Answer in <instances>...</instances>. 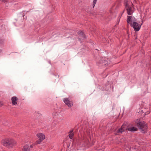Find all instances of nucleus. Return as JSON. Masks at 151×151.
Masks as SVG:
<instances>
[{"label": "nucleus", "mask_w": 151, "mask_h": 151, "mask_svg": "<svg viewBox=\"0 0 151 151\" xmlns=\"http://www.w3.org/2000/svg\"><path fill=\"white\" fill-rule=\"evenodd\" d=\"M1 143L4 146L12 147L16 145L17 142L13 139L9 138L3 139Z\"/></svg>", "instance_id": "obj_1"}, {"label": "nucleus", "mask_w": 151, "mask_h": 151, "mask_svg": "<svg viewBox=\"0 0 151 151\" xmlns=\"http://www.w3.org/2000/svg\"><path fill=\"white\" fill-rule=\"evenodd\" d=\"M137 126L142 133H144L147 132V127L146 124L144 121L138 122H137Z\"/></svg>", "instance_id": "obj_2"}, {"label": "nucleus", "mask_w": 151, "mask_h": 151, "mask_svg": "<svg viewBox=\"0 0 151 151\" xmlns=\"http://www.w3.org/2000/svg\"><path fill=\"white\" fill-rule=\"evenodd\" d=\"M124 3L127 14L129 15H131L133 13L132 6L130 5L129 2L127 1H125Z\"/></svg>", "instance_id": "obj_3"}, {"label": "nucleus", "mask_w": 151, "mask_h": 151, "mask_svg": "<svg viewBox=\"0 0 151 151\" xmlns=\"http://www.w3.org/2000/svg\"><path fill=\"white\" fill-rule=\"evenodd\" d=\"M142 24H141L137 22V21L134 22L132 23H131L130 24V26L131 27L133 28L135 31H138L140 29L142 25Z\"/></svg>", "instance_id": "obj_4"}, {"label": "nucleus", "mask_w": 151, "mask_h": 151, "mask_svg": "<svg viewBox=\"0 0 151 151\" xmlns=\"http://www.w3.org/2000/svg\"><path fill=\"white\" fill-rule=\"evenodd\" d=\"M121 128L123 130V131H125L126 130H128L129 131L131 132H133L137 130V129L134 127H132L127 128V126L125 124H123Z\"/></svg>", "instance_id": "obj_5"}, {"label": "nucleus", "mask_w": 151, "mask_h": 151, "mask_svg": "<svg viewBox=\"0 0 151 151\" xmlns=\"http://www.w3.org/2000/svg\"><path fill=\"white\" fill-rule=\"evenodd\" d=\"M63 101L65 104L69 107L71 108L73 105L72 101L70 100L68 98H66L63 99Z\"/></svg>", "instance_id": "obj_6"}, {"label": "nucleus", "mask_w": 151, "mask_h": 151, "mask_svg": "<svg viewBox=\"0 0 151 151\" xmlns=\"http://www.w3.org/2000/svg\"><path fill=\"white\" fill-rule=\"evenodd\" d=\"M137 21V20L135 19L134 17H132V16L127 17V23L128 24H129L130 25L131 23H132Z\"/></svg>", "instance_id": "obj_7"}, {"label": "nucleus", "mask_w": 151, "mask_h": 151, "mask_svg": "<svg viewBox=\"0 0 151 151\" xmlns=\"http://www.w3.org/2000/svg\"><path fill=\"white\" fill-rule=\"evenodd\" d=\"M11 100L12 105H15L17 103L18 98L16 96H14L12 98Z\"/></svg>", "instance_id": "obj_8"}, {"label": "nucleus", "mask_w": 151, "mask_h": 151, "mask_svg": "<svg viewBox=\"0 0 151 151\" xmlns=\"http://www.w3.org/2000/svg\"><path fill=\"white\" fill-rule=\"evenodd\" d=\"M78 34L79 35V39L81 40H84L85 38L84 34L82 31H79Z\"/></svg>", "instance_id": "obj_9"}, {"label": "nucleus", "mask_w": 151, "mask_h": 151, "mask_svg": "<svg viewBox=\"0 0 151 151\" xmlns=\"http://www.w3.org/2000/svg\"><path fill=\"white\" fill-rule=\"evenodd\" d=\"M37 136L39 138V139L42 141L45 138V135L42 133H38L37 134Z\"/></svg>", "instance_id": "obj_10"}, {"label": "nucleus", "mask_w": 151, "mask_h": 151, "mask_svg": "<svg viewBox=\"0 0 151 151\" xmlns=\"http://www.w3.org/2000/svg\"><path fill=\"white\" fill-rule=\"evenodd\" d=\"M22 151H30V149L29 148V146L27 145H25L23 147Z\"/></svg>", "instance_id": "obj_11"}, {"label": "nucleus", "mask_w": 151, "mask_h": 151, "mask_svg": "<svg viewBox=\"0 0 151 151\" xmlns=\"http://www.w3.org/2000/svg\"><path fill=\"white\" fill-rule=\"evenodd\" d=\"M73 132V130H72L70 131L69 132V138H70V139H72L73 136L74 135V134Z\"/></svg>", "instance_id": "obj_12"}, {"label": "nucleus", "mask_w": 151, "mask_h": 151, "mask_svg": "<svg viewBox=\"0 0 151 151\" xmlns=\"http://www.w3.org/2000/svg\"><path fill=\"white\" fill-rule=\"evenodd\" d=\"M123 130L120 128L117 131V133H116V134L120 135L123 132Z\"/></svg>", "instance_id": "obj_13"}, {"label": "nucleus", "mask_w": 151, "mask_h": 151, "mask_svg": "<svg viewBox=\"0 0 151 151\" xmlns=\"http://www.w3.org/2000/svg\"><path fill=\"white\" fill-rule=\"evenodd\" d=\"M42 140H40L39 139L35 143V145H37V144H40L41 142L42 141Z\"/></svg>", "instance_id": "obj_14"}, {"label": "nucleus", "mask_w": 151, "mask_h": 151, "mask_svg": "<svg viewBox=\"0 0 151 151\" xmlns=\"http://www.w3.org/2000/svg\"><path fill=\"white\" fill-rule=\"evenodd\" d=\"M97 0H93V7L94 8L96 3Z\"/></svg>", "instance_id": "obj_15"}, {"label": "nucleus", "mask_w": 151, "mask_h": 151, "mask_svg": "<svg viewBox=\"0 0 151 151\" xmlns=\"http://www.w3.org/2000/svg\"><path fill=\"white\" fill-rule=\"evenodd\" d=\"M4 40L0 37V44H3L4 42Z\"/></svg>", "instance_id": "obj_16"}, {"label": "nucleus", "mask_w": 151, "mask_h": 151, "mask_svg": "<svg viewBox=\"0 0 151 151\" xmlns=\"http://www.w3.org/2000/svg\"><path fill=\"white\" fill-rule=\"evenodd\" d=\"M106 61H104V62H103V63H105L104 64L105 65H109L107 63H106Z\"/></svg>", "instance_id": "obj_17"}, {"label": "nucleus", "mask_w": 151, "mask_h": 151, "mask_svg": "<svg viewBox=\"0 0 151 151\" xmlns=\"http://www.w3.org/2000/svg\"><path fill=\"white\" fill-rule=\"evenodd\" d=\"M2 105H3L2 103L0 101V107H1Z\"/></svg>", "instance_id": "obj_18"}, {"label": "nucleus", "mask_w": 151, "mask_h": 151, "mask_svg": "<svg viewBox=\"0 0 151 151\" xmlns=\"http://www.w3.org/2000/svg\"><path fill=\"white\" fill-rule=\"evenodd\" d=\"M150 113V111H149V112L147 111V113L146 112L145 113V115H147V114Z\"/></svg>", "instance_id": "obj_19"}, {"label": "nucleus", "mask_w": 151, "mask_h": 151, "mask_svg": "<svg viewBox=\"0 0 151 151\" xmlns=\"http://www.w3.org/2000/svg\"><path fill=\"white\" fill-rule=\"evenodd\" d=\"M2 52V50H1V49H0V53L1 52Z\"/></svg>", "instance_id": "obj_20"}, {"label": "nucleus", "mask_w": 151, "mask_h": 151, "mask_svg": "<svg viewBox=\"0 0 151 151\" xmlns=\"http://www.w3.org/2000/svg\"><path fill=\"white\" fill-rule=\"evenodd\" d=\"M102 62L101 61H100V63H103V62H103L102 60Z\"/></svg>", "instance_id": "obj_21"}, {"label": "nucleus", "mask_w": 151, "mask_h": 151, "mask_svg": "<svg viewBox=\"0 0 151 151\" xmlns=\"http://www.w3.org/2000/svg\"><path fill=\"white\" fill-rule=\"evenodd\" d=\"M30 147H31V148L32 147V145H30Z\"/></svg>", "instance_id": "obj_22"}, {"label": "nucleus", "mask_w": 151, "mask_h": 151, "mask_svg": "<svg viewBox=\"0 0 151 151\" xmlns=\"http://www.w3.org/2000/svg\"><path fill=\"white\" fill-rule=\"evenodd\" d=\"M3 1H5L6 0H2Z\"/></svg>", "instance_id": "obj_23"}]
</instances>
